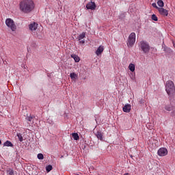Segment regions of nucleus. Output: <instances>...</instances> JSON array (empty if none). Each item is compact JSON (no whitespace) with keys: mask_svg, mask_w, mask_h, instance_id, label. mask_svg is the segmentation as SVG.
<instances>
[{"mask_svg":"<svg viewBox=\"0 0 175 175\" xmlns=\"http://www.w3.org/2000/svg\"><path fill=\"white\" fill-rule=\"evenodd\" d=\"M35 9L33 0H22L19 3V10L23 13H31Z\"/></svg>","mask_w":175,"mask_h":175,"instance_id":"1","label":"nucleus"},{"mask_svg":"<svg viewBox=\"0 0 175 175\" xmlns=\"http://www.w3.org/2000/svg\"><path fill=\"white\" fill-rule=\"evenodd\" d=\"M165 91L170 98H174L175 96V86L174 83L172 81H167L165 83Z\"/></svg>","mask_w":175,"mask_h":175,"instance_id":"2","label":"nucleus"},{"mask_svg":"<svg viewBox=\"0 0 175 175\" xmlns=\"http://www.w3.org/2000/svg\"><path fill=\"white\" fill-rule=\"evenodd\" d=\"M139 49H141L142 51L144 53V54H147L150 53V44L146 41H141L139 44Z\"/></svg>","mask_w":175,"mask_h":175,"instance_id":"3","label":"nucleus"},{"mask_svg":"<svg viewBox=\"0 0 175 175\" xmlns=\"http://www.w3.org/2000/svg\"><path fill=\"white\" fill-rule=\"evenodd\" d=\"M5 25L8 28H10L11 31L14 32L16 29H17V26H16V23H14V21L13 19L8 18L5 20Z\"/></svg>","mask_w":175,"mask_h":175,"instance_id":"4","label":"nucleus"},{"mask_svg":"<svg viewBox=\"0 0 175 175\" xmlns=\"http://www.w3.org/2000/svg\"><path fill=\"white\" fill-rule=\"evenodd\" d=\"M135 42H136V33L133 32L129 35L127 40L128 47H133V44H135Z\"/></svg>","mask_w":175,"mask_h":175,"instance_id":"5","label":"nucleus"},{"mask_svg":"<svg viewBox=\"0 0 175 175\" xmlns=\"http://www.w3.org/2000/svg\"><path fill=\"white\" fill-rule=\"evenodd\" d=\"M154 8L155 9H157L159 14H161V16H164L165 17H167V16L169 14V11H167L163 7L162 8L157 7V3H154Z\"/></svg>","mask_w":175,"mask_h":175,"instance_id":"6","label":"nucleus"},{"mask_svg":"<svg viewBox=\"0 0 175 175\" xmlns=\"http://www.w3.org/2000/svg\"><path fill=\"white\" fill-rule=\"evenodd\" d=\"M157 154L159 157H166V154H167V149H166V148H161L159 149Z\"/></svg>","mask_w":175,"mask_h":175,"instance_id":"7","label":"nucleus"},{"mask_svg":"<svg viewBox=\"0 0 175 175\" xmlns=\"http://www.w3.org/2000/svg\"><path fill=\"white\" fill-rule=\"evenodd\" d=\"M85 38V32H83L78 36V40L80 44H85V40H84Z\"/></svg>","mask_w":175,"mask_h":175,"instance_id":"8","label":"nucleus"},{"mask_svg":"<svg viewBox=\"0 0 175 175\" xmlns=\"http://www.w3.org/2000/svg\"><path fill=\"white\" fill-rule=\"evenodd\" d=\"M86 8L90 10H95L96 5L94 2L90 1L86 5Z\"/></svg>","mask_w":175,"mask_h":175,"instance_id":"9","label":"nucleus"},{"mask_svg":"<svg viewBox=\"0 0 175 175\" xmlns=\"http://www.w3.org/2000/svg\"><path fill=\"white\" fill-rule=\"evenodd\" d=\"M38 23L33 22L29 25V29L30 31H36V29H38Z\"/></svg>","mask_w":175,"mask_h":175,"instance_id":"10","label":"nucleus"},{"mask_svg":"<svg viewBox=\"0 0 175 175\" xmlns=\"http://www.w3.org/2000/svg\"><path fill=\"white\" fill-rule=\"evenodd\" d=\"M96 137L100 140L101 142L103 141V133H102V131H98L96 133H95Z\"/></svg>","mask_w":175,"mask_h":175,"instance_id":"11","label":"nucleus"},{"mask_svg":"<svg viewBox=\"0 0 175 175\" xmlns=\"http://www.w3.org/2000/svg\"><path fill=\"white\" fill-rule=\"evenodd\" d=\"M105 50V48L103 46L100 45L97 50L96 51V55H100L103 53V51Z\"/></svg>","mask_w":175,"mask_h":175,"instance_id":"12","label":"nucleus"},{"mask_svg":"<svg viewBox=\"0 0 175 175\" xmlns=\"http://www.w3.org/2000/svg\"><path fill=\"white\" fill-rule=\"evenodd\" d=\"M123 111L124 113H129V111H131V105L130 104L125 105L123 107Z\"/></svg>","mask_w":175,"mask_h":175,"instance_id":"13","label":"nucleus"},{"mask_svg":"<svg viewBox=\"0 0 175 175\" xmlns=\"http://www.w3.org/2000/svg\"><path fill=\"white\" fill-rule=\"evenodd\" d=\"M71 58H73V59H75V62H80V57L75 53L71 55Z\"/></svg>","mask_w":175,"mask_h":175,"instance_id":"14","label":"nucleus"},{"mask_svg":"<svg viewBox=\"0 0 175 175\" xmlns=\"http://www.w3.org/2000/svg\"><path fill=\"white\" fill-rule=\"evenodd\" d=\"M165 109L167 110V111H172V110H175V107L172 106V105H166Z\"/></svg>","mask_w":175,"mask_h":175,"instance_id":"15","label":"nucleus"},{"mask_svg":"<svg viewBox=\"0 0 175 175\" xmlns=\"http://www.w3.org/2000/svg\"><path fill=\"white\" fill-rule=\"evenodd\" d=\"M72 136L74 140H79V139H80V137H79V134H77V133H72Z\"/></svg>","mask_w":175,"mask_h":175,"instance_id":"16","label":"nucleus"},{"mask_svg":"<svg viewBox=\"0 0 175 175\" xmlns=\"http://www.w3.org/2000/svg\"><path fill=\"white\" fill-rule=\"evenodd\" d=\"M3 146L5 147H13V144H12L10 141H6Z\"/></svg>","mask_w":175,"mask_h":175,"instance_id":"17","label":"nucleus"},{"mask_svg":"<svg viewBox=\"0 0 175 175\" xmlns=\"http://www.w3.org/2000/svg\"><path fill=\"white\" fill-rule=\"evenodd\" d=\"M129 69L131 70V72H135V64L131 63L129 65Z\"/></svg>","mask_w":175,"mask_h":175,"instance_id":"18","label":"nucleus"},{"mask_svg":"<svg viewBox=\"0 0 175 175\" xmlns=\"http://www.w3.org/2000/svg\"><path fill=\"white\" fill-rule=\"evenodd\" d=\"M70 77L72 80H76L77 79V75L75 72H72L70 74Z\"/></svg>","mask_w":175,"mask_h":175,"instance_id":"19","label":"nucleus"},{"mask_svg":"<svg viewBox=\"0 0 175 175\" xmlns=\"http://www.w3.org/2000/svg\"><path fill=\"white\" fill-rule=\"evenodd\" d=\"M157 5H158V6H159V8H163V6H165V3H163V1H162V0H159L157 1Z\"/></svg>","mask_w":175,"mask_h":175,"instance_id":"20","label":"nucleus"},{"mask_svg":"<svg viewBox=\"0 0 175 175\" xmlns=\"http://www.w3.org/2000/svg\"><path fill=\"white\" fill-rule=\"evenodd\" d=\"M46 170L47 172V173H49V172H51V170H53V166L51 165H49L46 167Z\"/></svg>","mask_w":175,"mask_h":175,"instance_id":"21","label":"nucleus"},{"mask_svg":"<svg viewBox=\"0 0 175 175\" xmlns=\"http://www.w3.org/2000/svg\"><path fill=\"white\" fill-rule=\"evenodd\" d=\"M17 137L19 140V142H23L24 140V139L23 138V135H21V133H18L17 134Z\"/></svg>","mask_w":175,"mask_h":175,"instance_id":"22","label":"nucleus"},{"mask_svg":"<svg viewBox=\"0 0 175 175\" xmlns=\"http://www.w3.org/2000/svg\"><path fill=\"white\" fill-rule=\"evenodd\" d=\"M7 173L8 174V175H14V171L12 169H9L7 171Z\"/></svg>","mask_w":175,"mask_h":175,"instance_id":"23","label":"nucleus"},{"mask_svg":"<svg viewBox=\"0 0 175 175\" xmlns=\"http://www.w3.org/2000/svg\"><path fill=\"white\" fill-rule=\"evenodd\" d=\"M37 158H38V159H44V156H43V154L39 153V154L37 155Z\"/></svg>","mask_w":175,"mask_h":175,"instance_id":"24","label":"nucleus"},{"mask_svg":"<svg viewBox=\"0 0 175 175\" xmlns=\"http://www.w3.org/2000/svg\"><path fill=\"white\" fill-rule=\"evenodd\" d=\"M33 118V117L32 116H28L25 118L26 121H28L29 122H31V121H32V119Z\"/></svg>","mask_w":175,"mask_h":175,"instance_id":"25","label":"nucleus"},{"mask_svg":"<svg viewBox=\"0 0 175 175\" xmlns=\"http://www.w3.org/2000/svg\"><path fill=\"white\" fill-rule=\"evenodd\" d=\"M125 12H122L119 16L120 18H124L125 17Z\"/></svg>","mask_w":175,"mask_h":175,"instance_id":"26","label":"nucleus"},{"mask_svg":"<svg viewBox=\"0 0 175 175\" xmlns=\"http://www.w3.org/2000/svg\"><path fill=\"white\" fill-rule=\"evenodd\" d=\"M154 21H158V17L154 15Z\"/></svg>","mask_w":175,"mask_h":175,"instance_id":"27","label":"nucleus"},{"mask_svg":"<svg viewBox=\"0 0 175 175\" xmlns=\"http://www.w3.org/2000/svg\"><path fill=\"white\" fill-rule=\"evenodd\" d=\"M151 18H152V20H154V14L152 15Z\"/></svg>","mask_w":175,"mask_h":175,"instance_id":"28","label":"nucleus"},{"mask_svg":"<svg viewBox=\"0 0 175 175\" xmlns=\"http://www.w3.org/2000/svg\"><path fill=\"white\" fill-rule=\"evenodd\" d=\"M124 175H130L129 173H126Z\"/></svg>","mask_w":175,"mask_h":175,"instance_id":"29","label":"nucleus"},{"mask_svg":"<svg viewBox=\"0 0 175 175\" xmlns=\"http://www.w3.org/2000/svg\"><path fill=\"white\" fill-rule=\"evenodd\" d=\"M173 46H174V49H175V43L173 44Z\"/></svg>","mask_w":175,"mask_h":175,"instance_id":"30","label":"nucleus"},{"mask_svg":"<svg viewBox=\"0 0 175 175\" xmlns=\"http://www.w3.org/2000/svg\"><path fill=\"white\" fill-rule=\"evenodd\" d=\"M0 144H2V141L0 140Z\"/></svg>","mask_w":175,"mask_h":175,"instance_id":"31","label":"nucleus"},{"mask_svg":"<svg viewBox=\"0 0 175 175\" xmlns=\"http://www.w3.org/2000/svg\"><path fill=\"white\" fill-rule=\"evenodd\" d=\"M152 6H154V3H152Z\"/></svg>","mask_w":175,"mask_h":175,"instance_id":"32","label":"nucleus"},{"mask_svg":"<svg viewBox=\"0 0 175 175\" xmlns=\"http://www.w3.org/2000/svg\"><path fill=\"white\" fill-rule=\"evenodd\" d=\"M156 144V146H158V144Z\"/></svg>","mask_w":175,"mask_h":175,"instance_id":"33","label":"nucleus"}]
</instances>
